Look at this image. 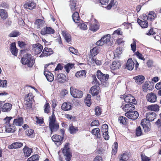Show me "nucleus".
Wrapping results in <instances>:
<instances>
[{"mask_svg":"<svg viewBox=\"0 0 161 161\" xmlns=\"http://www.w3.org/2000/svg\"><path fill=\"white\" fill-rule=\"evenodd\" d=\"M21 62L23 64L27 65L28 67L31 68L35 63V59L31 54L26 53L21 58Z\"/></svg>","mask_w":161,"mask_h":161,"instance_id":"f257e3e1","label":"nucleus"},{"mask_svg":"<svg viewBox=\"0 0 161 161\" xmlns=\"http://www.w3.org/2000/svg\"><path fill=\"white\" fill-rule=\"evenodd\" d=\"M97 78L100 81L103 87H107L108 86L109 83L108 80L109 76V75L103 74L101 70H98L97 73Z\"/></svg>","mask_w":161,"mask_h":161,"instance_id":"f03ea898","label":"nucleus"},{"mask_svg":"<svg viewBox=\"0 0 161 161\" xmlns=\"http://www.w3.org/2000/svg\"><path fill=\"white\" fill-rule=\"evenodd\" d=\"M49 127L51 131V134H52L53 132L57 131L59 128V125L56 122V117L53 113L52 115L49 117Z\"/></svg>","mask_w":161,"mask_h":161,"instance_id":"7ed1b4c3","label":"nucleus"},{"mask_svg":"<svg viewBox=\"0 0 161 161\" xmlns=\"http://www.w3.org/2000/svg\"><path fill=\"white\" fill-rule=\"evenodd\" d=\"M104 44L111 46L113 44V39L110 34H107L103 36L96 44L97 46H102Z\"/></svg>","mask_w":161,"mask_h":161,"instance_id":"20e7f679","label":"nucleus"},{"mask_svg":"<svg viewBox=\"0 0 161 161\" xmlns=\"http://www.w3.org/2000/svg\"><path fill=\"white\" fill-rule=\"evenodd\" d=\"M104 44L111 46L113 44V39L110 34H107L103 36L96 44L97 46H102Z\"/></svg>","mask_w":161,"mask_h":161,"instance_id":"39448f33","label":"nucleus"},{"mask_svg":"<svg viewBox=\"0 0 161 161\" xmlns=\"http://www.w3.org/2000/svg\"><path fill=\"white\" fill-rule=\"evenodd\" d=\"M62 152L64 156L65 157L66 160L67 161H70L72 155L68 143H66L65 145Z\"/></svg>","mask_w":161,"mask_h":161,"instance_id":"423d86ee","label":"nucleus"},{"mask_svg":"<svg viewBox=\"0 0 161 161\" xmlns=\"http://www.w3.org/2000/svg\"><path fill=\"white\" fill-rule=\"evenodd\" d=\"M70 93L71 95L75 98H81L83 96V92L81 91L71 87L70 88Z\"/></svg>","mask_w":161,"mask_h":161,"instance_id":"0eeeda50","label":"nucleus"},{"mask_svg":"<svg viewBox=\"0 0 161 161\" xmlns=\"http://www.w3.org/2000/svg\"><path fill=\"white\" fill-rule=\"evenodd\" d=\"M125 115L128 118L135 120L138 118L139 114L137 111L129 110L125 114Z\"/></svg>","mask_w":161,"mask_h":161,"instance_id":"6e6552de","label":"nucleus"},{"mask_svg":"<svg viewBox=\"0 0 161 161\" xmlns=\"http://www.w3.org/2000/svg\"><path fill=\"white\" fill-rule=\"evenodd\" d=\"M141 124L145 132H148L151 130L150 123L149 121H147V119H143L142 120Z\"/></svg>","mask_w":161,"mask_h":161,"instance_id":"1a4fd4ad","label":"nucleus"},{"mask_svg":"<svg viewBox=\"0 0 161 161\" xmlns=\"http://www.w3.org/2000/svg\"><path fill=\"white\" fill-rule=\"evenodd\" d=\"M51 139L56 145H60L63 142L64 139V136H61L58 135H54L52 136Z\"/></svg>","mask_w":161,"mask_h":161,"instance_id":"9d476101","label":"nucleus"},{"mask_svg":"<svg viewBox=\"0 0 161 161\" xmlns=\"http://www.w3.org/2000/svg\"><path fill=\"white\" fill-rule=\"evenodd\" d=\"M36 4L33 1L27 0L26 3L24 4V7L25 8L31 10L35 7Z\"/></svg>","mask_w":161,"mask_h":161,"instance_id":"9b49d317","label":"nucleus"},{"mask_svg":"<svg viewBox=\"0 0 161 161\" xmlns=\"http://www.w3.org/2000/svg\"><path fill=\"white\" fill-rule=\"evenodd\" d=\"M57 80L58 82L61 84L65 82L66 81V77L65 75L63 73L58 74Z\"/></svg>","mask_w":161,"mask_h":161,"instance_id":"f8f14e48","label":"nucleus"},{"mask_svg":"<svg viewBox=\"0 0 161 161\" xmlns=\"http://www.w3.org/2000/svg\"><path fill=\"white\" fill-rule=\"evenodd\" d=\"M134 63L131 58H129L125 66V69H127L129 70H132L134 68Z\"/></svg>","mask_w":161,"mask_h":161,"instance_id":"ddd939ff","label":"nucleus"},{"mask_svg":"<svg viewBox=\"0 0 161 161\" xmlns=\"http://www.w3.org/2000/svg\"><path fill=\"white\" fill-rule=\"evenodd\" d=\"M133 79L135 80L136 83L140 85L144 82L145 78L143 75H140L134 77Z\"/></svg>","mask_w":161,"mask_h":161,"instance_id":"4468645a","label":"nucleus"},{"mask_svg":"<svg viewBox=\"0 0 161 161\" xmlns=\"http://www.w3.org/2000/svg\"><path fill=\"white\" fill-rule=\"evenodd\" d=\"M146 119H148L147 121H152L155 119L156 115L155 113L153 112H149L146 114Z\"/></svg>","mask_w":161,"mask_h":161,"instance_id":"2eb2a0df","label":"nucleus"},{"mask_svg":"<svg viewBox=\"0 0 161 161\" xmlns=\"http://www.w3.org/2000/svg\"><path fill=\"white\" fill-rule=\"evenodd\" d=\"M16 129V127L14 124L10 125L8 124L6 126L5 131L7 132L13 133L15 131Z\"/></svg>","mask_w":161,"mask_h":161,"instance_id":"dca6fc26","label":"nucleus"},{"mask_svg":"<svg viewBox=\"0 0 161 161\" xmlns=\"http://www.w3.org/2000/svg\"><path fill=\"white\" fill-rule=\"evenodd\" d=\"M97 87L98 86L97 85L93 86L90 89L89 93L92 95L93 97L97 96L99 93V91L97 89Z\"/></svg>","mask_w":161,"mask_h":161,"instance_id":"f3484780","label":"nucleus"},{"mask_svg":"<svg viewBox=\"0 0 161 161\" xmlns=\"http://www.w3.org/2000/svg\"><path fill=\"white\" fill-rule=\"evenodd\" d=\"M48 72L46 73L45 71L44 72V75L46 76V77L47 81L49 82L53 81L54 80V75L53 74L49 71H47Z\"/></svg>","mask_w":161,"mask_h":161,"instance_id":"a211bd4d","label":"nucleus"},{"mask_svg":"<svg viewBox=\"0 0 161 161\" xmlns=\"http://www.w3.org/2000/svg\"><path fill=\"white\" fill-rule=\"evenodd\" d=\"M11 104L7 103L3 105L2 107V110L3 112H8L11 109Z\"/></svg>","mask_w":161,"mask_h":161,"instance_id":"6ab92c4d","label":"nucleus"},{"mask_svg":"<svg viewBox=\"0 0 161 161\" xmlns=\"http://www.w3.org/2000/svg\"><path fill=\"white\" fill-rule=\"evenodd\" d=\"M23 124V119L22 117L14 119L13 121L14 125L21 126Z\"/></svg>","mask_w":161,"mask_h":161,"instance_id":"aec40b11","label":"nucleus"},{"mask_svg":"<svg viewBox=\"0 0 161 161\" xmlns=\"http://www.w3.org/2000/svg\"><path fill=\"white\" fill-rule=\"evenodd\" d=\"M137 22L138 24L142 28H146L148 26V22L147 20H145L144 21L140 20L139 18H137Z\"/></svg>","mask_w":161,"mask_h":161,"instance_id":"412c9836","label":"nucleus"},{"mask_svg":"<svg viewBox=\"0 0 161 161\" xmlns=\"http://www.w3.org/2000/svg\"><path fill=\"white\" fill-rule=\"evenodd\" d=\"M147 101H157L156 95L153 92H151L146 96Z\"/></svg>","mask_w":161,"mask_h":161,"instance_id":"4be33fe9","label":"nucleus"},{"mask_svg":"<svg viewBox=\"0 0 161 161\" xmlns=\"http://www.w3.org/2000/svg\"><path fill=\"white\" fill-rule=\"evenodd\" d=\"M23 146V143L20 142H15L13 143L9 146V148L10 149L18 148L21 147Z\"/></svg>","mask_w":161,"mask_h":161,"instance_id":"5701e85b","label":"nucleus"},{"mask_svg":"<svg viewBox=\"0 0 161 161\" xmlns=\"http://www.w3.org/2000/svg\"><path fill=\"white\" fill-rule=\"evenodd\" d=\"M122 109L125 111L129 109L132 110L135 109V106L132 104V103H129L125 104L124 107L122 108Z\"/></svg>","mask_w":161,"mask_h":161,"instance_id":"b1692460","label":"nucleus"},{"mask_svg":"<svg viewBox=\"0 0 161 161\" xmlns=\"http://www.w3.org/2000/svg\"><path fill=\"white\" fill-rule=\"evenodd\" d=\"M71 106L69 102H65L61 106V108L64 110L67 111L71 109Z\"/></svg>","mask_w":161,"mask_h":161,"instance_id":"393cba45","label":"nucleus"},{"mask_svg":"<svg viewBox=\"0 0 161 161\" xmlns=\"http://www.w3.org/2000/svg\"><path fill=\"white\" fill-rule=\"evenodd\" d=\"M121 65V62L120 61H114L113 62L112 65L111 67L113 69H118Z\"/></svg>","mask_w":161,"mask_h":161,"instance_id":"a878e982","label":"nucleus"},{"mask_svg":"<svg viewBox=\"0 0 161 161\" xmlns=\"http://www.w3.org/2000/svg\"><path fill=\"white\" fill-rule=\"evenodd\" d=\"M23 150L25 156L27 157L30 156L32 152V149L28 148L27 147H25L23 148Z\"/></svg>","mask_w":161,"mask_h":161,"instance_id":"bb28decb","label":"nucleus"},{"mask_svg":"<svg viewBox=\"0 0 161 161\" xmlns=\"http://www.w3.org/2000/svg\"><path fill=\"white\" fill-rule=\"evenodd\" d=\"M125 97L124 98V101H136L134 97L130 94L125 93V96H123V97Z\"/></svg>","mask_w":161,"mask_h":161,"instance_id":"cd10ccee","label":"nucleus"},{"mask_svg":"<svg viewBox=\"0 0 161 161\" xmlns=\"http://www.w3.org/2000/svg\"><path fill=\"white\" fill-rule=\"evenodd\" d=\"M74 65L75 64L73 63H69L64 65V68L67 73H69L70 70L73 67Z\"/></svg>","mask_w":161,"mask_h":161,"instance_id":"c85d7f7f","label":"nucleus"},{"mask_svg":"<svg viewBox=\"0 0 161 161\" xmlns=\"http://www.w3.org/2000/svg\"><path fill=\"white\" fill-rule=\"evenodd\" d=\"M0 16L3 19H6L8 17V14L6 10L4 9H0Z\"/></svg>","mask_w":161,"mask_h":161,"instance_id":"c756f323","label":"nucleus"},{"mask_svg":"<svg viewBox=\"0 0 161 161\" xmlns=\"http://www.w3.org/2000/svg\"><path fill=\"white\" fill-rule=\"evenodd\" d=\"M63 35L66 40V42L69 43L71 40V36L68 33L65 32L64 31L63 32Z\"/></svg>","mask_w":161,"mask_h":161,"instance_id":"7c9ffc66","label":"nucleus"},{"mask_svg":"<svg viewBox=\"0 0 161 161\" xmlns=\"http://www.w3.org/2000/svg\"><path fill=\"white\" fill-rule=\"evenodd\" d=\"M129 154L127 153L121 154L119 161H127L129 159Z\"/></svg>","mask_w":161,"mask_h":161,"instance_id":"2f4dec72","label":"nucleus"},{"mask_svg":"<svg viewBox=\"0 0 161 161\" xmlns=\"http://www.w3.org/2000/svg\"><path fill=\"white\" fill-rule=\"evenodd\" d=\"M99 28V26L96 24H91L90 25V30L93 32L97 31Z\"/></svg>","mask_w":161,"mask_h":161,"instance_id":"473e14b6","label":"nucleus"},{"mask_svg":"<svg viewBox=\"0 0 161 161\" xmlns=\"http://www.w3.org/2000/svg\"><path fill=\"white\" fill-rule=\"evenodd\" d=\"M69 130L70 134H74L78 131V129L77 127H75L73 125H71L69 127Z\"/></svg>","mask_w":161,"mask_h":161,"instance_id":"72a5a7b5","label":"nucleus"},{"mask_svg":"<svg viewBox=\"0 0 161 161\" xmlns=\"http://www.w3.org/2000/svg\"><path fill=\"white\" fill-rule=\"evenodd\" d=\"M114 0H111L110 3L105 7V8L109 10L111 9L113 6L115 5L116 6L118 4V2L117 1H115L114 2Z\"/></svg>","mask_w":161,"mask_h":161,"instance_id":"f704fd0d","label":"nucleus"},{"mask_svg":"<svg viewBox=\"0 0 161 161\" xmlns=\"http://www.w3.org/2000/svg\"><path fill=\"white\" fill-rule=\"evenodd\" d=\"M86 72L85 70H83L80 71H77L75 74L77 77H79L81 76L86 77Z\"/></svg>","mask_w":161,"mask_h":161,"instance_id":"c9c22d12","label":"nucleus"},{"mask_svg":"<svg viewBox=\"0 0 161 161\" xmlns=\"http://www.w3.org/2000/svg\"><path fill=\"white\" fill-rule=\"evenodd\" d=\"M90 53L91 56L94 57L99 53L98 49L96 47H93L90 50Z\"/></svg>","mask_w":161,"mask_h":161,"instance_id":"e433bc0d","label":"nucleus"},{"mask_svg":"<svg viewBox=\"0 0 161 161\" xmlns=\"http://www.w3.org/2000/svg\"><path fill=\"white\" fill-rule=\"evenodd\" d=\"M39 158V156L37 154H35L29 158L27 161H38Z\"/></svg>","mask_w":161,"mask_h":161,"instance_id":"4c0bfd02","label":"nucleus"},{"mask_svg":"<svg viewBox=\"0 0 161 161\" xmlns=\"http://www.w3.org/2000/svg\"><path fill=\"white\" fill-rule=\"evenodd\" d=\"M148 109L153 111H158L159 110V107L157 105H152L148 106L147 107Z\"/></svg>","mask_w":161,"mask_h":161,"instance_id":"58836bf2","label":"nucleus"},{"mask_svg":"<svg viewBox=\"0 0 161 161\" xmlns=\"http://www.w3.org/2000/svg\"><path fill=\"white\" fill-rule=\"evenodd\" d=\"M44 113L47 114H48L50 112V105L48 103H46L44 106Z\"/></svg>","mask_w":161,"mask_h":161,"instance_id":"ea45409f","label":"nucleus"},{"mask_svg":"<svg viewBox=\"0 0 161 161\" xmlns=\"http://www.w3.org/2000/svg\"><path fill=\"white\" fill-rule=\"evenodd\" d=\"M34 132L33 130L30 129L25 131V134L30 137L33 138L34 136Z\"/></svg>","mask_w":161,"mask_h":161,"instance_id":"a19ab883","label":"nucleus"},{"mask_svg":"<svg viewBox=\"0 0 161 161\" xmlns=\"http://www.w3.org/2000/svg\"><path fill=\"white\" fill-rule=\"evenodd\" d=\"M20 33L18 31L15 30L13 31L9 35L10 37H14L18 36L20 35Z\"/></svg>","mask_w":161,"mask_h":161,"instance_id":"79ce46f5","label":"nucleus"},{"mask_svg":"<svg viewBox=\"0 0 161 161\" xmlns=\"http://www.w3.org/2000/svg\"><path fill=\"white\" fill-rule=\"evenodd\" d=\"M31 101H24L23 103L24 106L27 109H29L31 107L32 103Z\"/></svg>","mask_w":161,"mask_h":161,"instance_id":"37998d69","label":"nucleus"},{"mask_svg":"<svg viewBox=\"0 0 161 161\" xmlns=\"http://www.w3.org/2000/svg\"><path fill=\"white\" fill-rule=\"evenodd\" d=\"M34 96L31 93H29L26 95L24 101H32V99L33 98Z\"/></svg>","mask_w":161,"mask_h":161,"instance_id":"c03bdc74","label":"nucleus"},{"mask_svg":"<svg viewBox=\"0 0 161 161\" xmlns=\"http://www.w3.org/2000/svg\"><path fill=\"white\" fill-rule=\"evenodd\" d=\"M99 132L100 130L98 128L94 129L92 131V134L95 136H97V138L100 137L99 136L100 135V133H99Z\"/></svg>","mask_w":161,"mask_h":161,"instance_id":"a18cd8bd","label":"nucleus"},{"mask_svg":"<svg viewBox=\"0 0 161 161\" xmlns=\"http://www.w3.org/2000/svg\"><path fill=\"white\" fill-rule=\"evenodd\" d=\"M136 40L133 39V42L130 45L131 50L134 53L135 52L136 50Z\"/></svg>","mask_w":161,"mask_h":161,"instance_id":"49530a36","label":"nucleus"},{"mask_svg":"<svg viewBox=\"0 0 161 161\" xmlns=\"http://www.w3.org/2000/svg\"><path fill=\"white\" fill-rule=\"evenodd\" d=\"M47 34H54L55 33L54 30L51 27H46Z\"/></svg>","mask_w":161,"mask_h":161,"instance_id":"de8ad7c7","label":"nucleus"},{"mask_svg":"<svg viewBox=\"0 0 161 161\" xmlns=\"http://www.w3.org/2000/svg\"><path fill=\"white\" fill-rule=\"evenodd\" d=\"M95 115L97 116H99L101 114L102 110L98 106L95 109Z\"/></svg>","mask_w":161,"mask_h":161,"instance_id":"09e8293b","label":"nucleus"},{"mask_svg":"<svg viewBox=\"0 0 161 161\" xmlns=\"http://www.w3.org/2000/svg\"><path fill=\"white\" fill-rule=\"evenodd\" d=\"M126 119H127L123 116L120 117L119 118V121L120 123L122 124H125L126 121Z\"/></svg>","mask_w":161,"mask_h":161,"instance_id":"8fccbe9b","label":"nucleus"},{"mask_svg":"<svg viewBox=\"0 0 161 161\" xmlns=\"http://www.w3.org/2000/svg\"><path fill=\"white\" fill-rule=\"evenodd\" d=\"M114 149H113L112 151V154L113 155H114L116 153L118 147V143L117 142L114 143Z\"/></svg>","mask_w":161,"mask_h":161,"instance_id":"3c124183","label":"nucleus"},{"mask_svg":"<svg viewBox=\"0 0 161 161\" xmlns=\"http://www.w3.org/2000/svg\"><path fill=\"white\" fill-rule=\"evenodd\" d=\"M79 14L77 12H75L72 15V18L73 21L75 23H77V22L75 21L77 17L79 16Z\"/></svg>","mask_w":161,"mask_h":161,"instance_id":"603ef678","label":"nucleus"},{"mask_svg":"<svg viewBox=\"0 0 161 161\" xmlns=\"http://www.w3.org/2000/svg\"><path fill=\"white\" fill-rule=\"evenodd\" d=\"M92 77L93 78V80L92 81L93 82H94L95 83H96V85H97L98 87L99 86V85H100V83L97 80L96 77L95 75H92Z\"/></svg>","mask_w":161,"mask_h":161,"instance_id":"864d4df0","label":"nucleus"},{"mask_svg":"<svg viewBox=\"0 0 161 161\" xmlns=\"http://www.w3.org/2000/svg\"><path fill=\"white\" fill-rule=\"evenodd\" d=\"M135 54L139 59L143 60H145V58L144 57H142V54L141 53H140L138 51L136 52L135 53Z\"/></svg>","mask_w":161,"mask_h":161,"instance_id":"5fc2aeb1","label":"nucleus"},{"mask_svg":"<svg viewBox=\"0 0 161 161\" xmlns=\"http://www.w3.org/2000/svg\"><path fill=\"white\" fill-rule=\"evenodd\" d=\"M142 132L140 126H139L136 129V134L137 136H140L142 135Z\"/></svg>","mask_w":161,"mask_h":161,"instance_id":"6e6d98bb","label":"nucleus"},{"mask_svg":"<svg viewBox=\"0 0 161 161\" xmlns=\"http://www.w3.org/2000/svg\"><path fill=\"white\" fill-rule=\"evenodd\" d=\"M69 49L70 52L74 54H77V53H78L77 50L75 49L73 47H69Z\"/></svg>","mask_w":161,"mask_h":161,"instance_id":"4d7b16f0","label":"nucleus"},{"mask_svg":"<svg viewBox=\"0 0 161 161\" xmlns=\"http://www.w3.org/2000/svg\"><path fill=\"white\" fill-rule=\"evenodd\" d=\"M99 125V121L98 120H95L93 121L91 124V126H98Z\"/></svg>","mask_w":161,"mask_h":161,"instance_id":"13d9d810","label":"nucleus"},{"mask_svg":"<svg viewBox=\"0 0 161 161\" xmlns=\"http://www.w3.org/2000/svg\"><path fill=\"white\" fill-rule=\"evenodd\" d=\"M68 93V91L67 90L64 89L62 90L60 93V96L61 97H64V96Z\"/></svg>","mask_w":161,"mask_h":161,"instance_id":"bf43d9fd","label":"nucleus"},{"mask_svg":"<svg viewBox=\"0 0 161 161\" xmlns=\"http://www.w3.org/2000/svg\"><path fill=\"white\" fill-rule=\"evenodd\" d=\"M18 44L20 48L25 47L26 45L25 43L23 41H19L18 42Z\"/></svg>","mask_w":161,"mask_h":161,"instance_id":"052dcab7","label":"nucleus"},{"mask_svg":"<svg viewBox=\"0 0 161 161\" xmlns=\"http://www.w3.org/2000/svg\"><path fill=\"white\" fill-rule=\"evenodd\" d=\"M10 51L12 55L15 56H17L18 52V49L17 48L13 49H12L10 50Z\"/></svg>","mask_w":161,"mask_h":161,"instance_id":"680f3d73","label":"nucleus"},{"mask_svg":"<svg viewBox=\"0 0 161 161\" xmlns=\"http://www.w3.org/2000/svg\"><path fill=\"white\" fill-rule=\"evenodd\" d=\"M63 68V66L61 65V64L58 63L55 69L54 70L56 71L58 70H62Z\"/></svg>","mask_w":161,"mask_h":161,"instance_id":"e2e57ef3","label":"nucleus"},{"mask_svg":"<svg viewBox=\"0 0 161 161\" xmlns=\"http://www.w3.org/2000/svg\"><path fill=\"white\" fill-rule=\"evenodd\" d=\"M79 26H80V28L83 30H86L87 29V25L84 23H80L79 25Z\"/></svg>","mask_w":161,"mask_h":161,"instance_id":"0e129e2a","label":"nucleus"},{"mask_svg":"<svg viewBox=\"0 0 161 161\" xmlns=\"http://www.w3.org/2000/svg\"><path fill=\"white\" fill-rule=\"evenodd\" d=\"M109 1V0H99L100 3L101 5H108Z\"/></svg>","mask_w":161,"mask_h":161,"instance_id":"69168bd1","label":"nucleus"},{"mask_svg":"<svg viewBox=\"0 0 161 161\" xmlns=\"http://www.w3.org/2000/svg\"><path fill=\"white\" fill-rule=\"evenodd\" d=\"M141 157L142 161H150V159L149 158L144 155H143L142 154Z\"/></svg>","mask_w":161,"mask_h":161,"instance_id":"338daca9","label":"nucleus"},{"mask_svg":"<svg viewBox=\"0 0 161 161\" xmlns=\"http://www.w3.org/2000/svg\"><path fill=\"white\" fill-rule=\"evenodd\" d=\"M155 34V32L153 31V28H151L149 30L148 32L147 33V35L148 36L153 35Z\"/></svg>","mask_w":161,"mask_h":161,"instance_id":"774afa93","label":"nucleus"}]
</instances>
